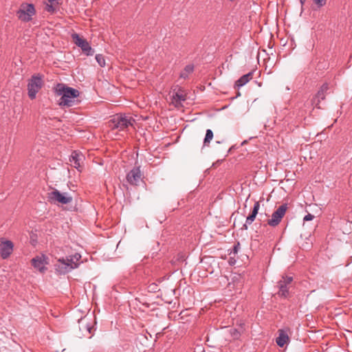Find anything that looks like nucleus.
I'll use <instances>...</instances> for the list:
<instances>
[{
	"label": "nucleus",
	"instance_id": "nucleus-1",
	"mask_svg": "<svg viewBox=\"0 0 352 352\" xmlns=\"http://www.w3.org/2000/svg\"><path fill=\"white\" fill-rule=\"evenodd\" d=\"M56 96H60L59 104L70 107L73 105L75 100L79 96V91L74 88L59 83L54 87Z\"/></svg>",
	"mask_w": 352,
	"mask_h": 352
},
{
	"label": "nucleus",
	"instance_id": "nucleus-2",
	"mask_svg": "<svg viewBox=\"0 0 352 352\" xmlns=\"http://www.w3.org/2000/svg\"><path fill=\"white\" fill-rule=\"evenodd\" d=\"M80 258V254H76L69 257L59 258L55 265L56 270L60 274L67 273L78 267V262Z\"/></svg>",
	"mask_w": 352,
	"mask_h": 352
},
{
	"label": "nucleus",
	"instance_id": "nucleus-3",
	"mask_svg": "<svg viewBox=\"0 0 352 352\" xmlns=\"http://www.w3.org/2000/svg\"><path fill=\"white\" fill-rule=\"evenodd\" d=\"M134 122L135 120L130 116L117 114L108 122V125L111 129L124 131L133 126Z\"/></svg>",
	"mask_w": 352,
	"mask_h": 352
},
{
	"label": "nucleus",
	"instance_id": "nucleus-4",
	"mask_svg": "<svg viewBox=\"0 0 352 352\" xmlns=\"http://www.w3.org/2000/svg\"><path fill=\"white\" fill-rule=\"evenodd\" d=\"M36 10L32 3H23L16 12L18 19L22 21H30L35 14Z\"/></svg>",
	"mask_w": 352,
	"mask_h": 352
},
{
	"label": "nucleus",
	"instance_id": "nucleus-5",
	"mask_svg": "<svg viewBox=\"0 0 352 352\" xmlns=\"http://www.w3.org/2000/svg\"><path fill=\"white\" fill-rule=\"evenodd\" d=\"M287 210L288 206L287 204H283L278 206L267 219V225L271 227L277 226L280 223Z\"/></svg>",
	"mask_w": 352,
	"mask_h": 352
},
{
	"label": "nucleus",
	"instance_id": "nucleus-6",
	"mask_svg": "<svg viewBox=\"0 0 352 352\" xmlns=\"http://www.w3.org/2000/svg\"><path fill=\"white\" fill-rule=\"evenodd\" d=\"M43 85V78L41 76H33L29 80L28 85V96L31 99L36 98V94L39 91Z\"/></svg>",
	"mask_w": 352,
	"mask_h": 352
},
{
	"label": "nucleus",
	"instance_id": "nucleus-7",
	"mask_svg": "<svg viewBox=\"0 0 352 352\" xmlns=\"http://www.w3.org/2000/svg\"><path fill=\"white\" fill-rule=\"evenodd\" d=\"M48 198L51 201H56L62 204H67L72 201V197L68 193H61L56 189L48 193Z\"/></svg>",
	"mask_w": 352,
	"mask_h": 352
},
{
	"label": "nucleus",
	"instance_id": "nucleus-8",
	"mask_svg": "<svg viewBox=\"0 0 352 352\" xmlns=\"http://www.w3.org/2000/svg\"><path fill=\"white\" fill-rule=\"evenodd\" d=\"M73 42L79 47L81 48L82 52L86 53L87 55H93L94 51L92 50L89 43L85 38L80 37L78 34L74 33L72 34Z\"/></svg>",
	"mask_w": 352,
	"mask_h": 352
},
{
	"label": "nucleus",
	"instance_id": "nucleus-9",
	"mask_svg": "<svg viewBox=\"0 0 352 352\" xmlns=\"http://www.w3.org/2000/svg\"><path fill=\"white\" fill-rule=\"evenodd\" d=\"M13 248L14 244L11 241L4 238L0 239V254L3 259L10 256L12 253Z\"/></svg>",
	"mask_w": 352,
	"mask_h": 352
},
{
	"label": "nucleus",
	"instance_id": "nucleus-10",
	"mask_svg": "<svg viewBox=\"0 0 352 352\" xmlns=\"http://www.w3.org/2000/svg\"><path fill=\"white\" fill-rule=\"evenodd\" d=\"M292 281L293 278L292 276H283L278 282L279 291L278 294L280 296L287 297Z\"/></svg>",
	"mask_w": 352,
	"mask_h": 352
},
{
	"label": "nucleus",
	"instance_id": "nucleus-11",
	"mask_svg": "<svg viewBox=\"0 0 352 352\" xmlns=\"http://www.w3.org/2000/svg\"><path fill=\"white\" fill-rule=\"evenodd\" d=\"M142 173L140 168H133L126 175V181L131 185L137 186L142 182Z\"/></svg>",
	"mask_w": 352,
	"mask_h": 352
},
{
	"label": "nucleus",
	"instance_id": "nucleus-12",
	"mask_svg": "<svg viewBox=\"0 0 352 352\" xmlns=\"http://www.w3.org/2000/svg\"><path fill=\"white\" fill-rule=\"evenodd\" d=\"M31 262L34 267L42 273L45 271V265L48 264L47 258L43 254L33 258Z\"/></svg>",
	"mask_w": 352,
	"mask_h": 352
},
{
	"label": "nucleus",
	"instance_id": "nucleus-13",
	"mask_svg": "<svg viewBox=\"0 0 352 352\" xmlns=\"http://www.w3.org/2000/svg\"><path fill=\"white\" fill-rule=\"evenodd\" d=\"M84 159L85 157L82 153L77 151H74L70 156L69 162L72 166L79 169L82 166Z\"/></svg>",
	"mask_w": 352,
	"mask_h": 352
},
{
	"label": "nucleus",
	"instance_id": "nucleus-14",
	"mask_svg": "<svg viewBox=\"0 0 352 352\" xmlns=\"http://www.w3.org/2000/svg\"><path fill=\"white\" fill-rule=\"evenodd\" d=\"M276 344L280 346L283 347L289 341V337L286 331L280 329L278 330V336L276 338Z\"/></svg>",
	"mask_w": 352,
	"mask_h": 352
},
{
	"label": "nucleus",
	"instance_id": "nucleus-15",
	"mask_svg": "<svg viewBox=\"0 0 352 352\" xmlns=\"http://www.w3.org/2000/svg\"><path fill=\"white\" fill-rule=\"evenodd\" d=\"M173 102L175 103V106H178L181 104L182 101L186 100V94L184 90L179 89L177 92H173L171 96Z\"/></svg>",
	"mask_w": 352,
	"mask_h": 352
},
{
	"label": "nucleus",
	"instance_id": "nucleus-16",
	"mask_svg": "<svg viewBox=\"0 0 352 352\" xmlns=\"http://www.w3.org/2000/svg\"><path fill=\"white\" fill-rule=\"evenodd\" d=\"M252 78V72H250L245 75L241 76L236 82V85L237 87H242L248 82Z\"/></svg>",
	"mask_w": 352,
	"mask_h": 352
},
{
	"label": "nucleus",
	"instance_id": "nucleus-17",
	"mask_svg": "<svg viewBox=\"0 0 352 352\" xmlns=\"http://www.w3.org/2000/svg\"><path fill=\"white\" fill-rule=\"evenodd\" d=\"M259 208H260V204L257 201L254 205V208H253L252 214L247 217V219H246L247 223H252V222L255 219L256 216L258 214Z\"/></svg>",
	"mask_w": 352,
	"mask_h": 352
},
{
	"label": "nucleus",
	"instance_id": "nucleus-18",
	"mask_svg": "<svg viewBox=\"0 0 352 352\" xmlns=\"http://www.w3.org/2000/svg\"><path fill=\"white\" fill-rule=\"evenodd\" d=\"M194 69V67L192 65H188L185 67L184 70L180 74V77L182 78H187Z\"/></svg>",
	"mask_w": 352,
	"mask_h": 352
},
{
	"label": "nucleus",
	"instance_id": "nucleus-19",
	"mask_svg": "<svg viewBox=\"0 0 352 352\" xmlns=\"http://www.w3.org/2000/svg\"><path fill=\"white\" fill-rule=\"evenodd\" d=\"M213 138V133L210 129L206 131V137L204 138V145H208Z\"/></svg>",
	"mask_w": 352,
	"mask_h": 352
},
{
	"label": "nucleus",
	"instance_id": "nucleus-20",
	"mask_svg": "<svg viewBox=\"0 0 352 352\" xmlns=\"http://www.w3.org/2000/svg\"><path fill=\"white\" fill-rule=\"evenodd\" d=\"M96 59L97 62L98 63V64L101 67H104L105 65V60L102 55H101V54L96 55Z\"/></svg>",
	"mask_w": 352,
	"mask_h": 352
},
{
	"label": "nucleus",
	"instance_id": "nucleus-21",
	"mask_svg": "<svg viewBox=\"0 0 352 352\" xmlns=\"http://www.w3.org/2000/svg\"><path fill=\"white\" fill-rule=\"evenodd\" d=\"M230 334L234 339H237L240 336V332L236 329H232L230 330Z\"/></svg>",
	"mask_w": 352,
	"mask_h": 352
},
{
	"label": "nucleus",
	"instance_id": "nucleus-22",
	"mask_svg": "<svg viewBox=\"0 0 352 352\" xmlns=\"http://www.w3.org/2000/svg\"><path fill=\"white\" fill-rule=\"evenodd\" d=\"M55 6H56L54 4L46 3L45 10L49 12H52L54 10Z\"/></svg>",
	"mask_w": 352,
	"mask_h": 352
},
{
	"label": "nucleus",
	"instance_id": "nucleus-23",
	"mask_svg": "<svg viewBox=\"0 0 352 352\" xmlns=\"http://www.w3.org/2000/svg\"><path fill=\"white\" fill-rule=\"evenodd\" d=\"M314 1L319 7L324 6L326 3V0H314Z\"/></svg>",
	"mask_w": 352,
	"mask_h": 352
},
{
	"label": "nucleus",
	"instance_id": "nucleus-24",
	"mask_svg": "<svg viewBox=\"0 0 352 352\" xmlns=\"http://www.w3.org/2000/svg\"><path fill=\"white\" fill-rule=\"evenodd\" d=\"M317 97L322 100H324L325 98L324 93L323 91H322L321 90H319L317 94Z\"/></svg>",
	"mask_w": 352,
	"mask_h": 352
},
{
	"label": "nucleus",
	"instance_id": "nucleus-25",
	"mask_svg": "<svg viewBox=\"0 0 352 352\" xmlns=\"http://www.w3.org/2000/svg\"><path fill=\"white\" fill-rule=\"evenodd\" d=\"M314 218V216L313 214H307V215L304 217V220H305V221H311V220H312Z\"/></svg>",
	"mask_w": 352,
	"mask_h": 352
},
{
	"label": "nucleus",
	"instance_id": "nucleus-26",
	"mask_svg": "<svg viewBox=\"0 0 352 352\" xmlns=\"http://www.w3.org/2000/svg\"><path fill=\"white\" fill-rule=\"evenodd\" d=\"M328 88H329V87H328V85H327V84H324V85L320 87V90H321L322 91H323V92L324 93L325 91H327Z\"/></svg>",
	"mask_w": 352,
	"mask_h": 352
},
{
	"label": "nucleus",
	"instance_id": "nucleus-27",
	"mask_svg": "<svg viewBox=\"0 0 352 352\" xmlns=\"http://www.w3.org/2000/svg\"><path fill=\"white\" fill-rule=\"evenodd\" d=\"M47 3L57 6L58 4V0H46Z\"/></svg>",
	"mask_w": 352,
	"mask_h": 352
},
{
	"label": "nucleus",
	"instance_id": "nucleus-28",
	"mask_svg": "<svg viewBox=\"0 0 352 352\" xmlns=\"http://www.w3.org/2000/svg\"><path fill=\"white\" fill-rule=\"evenodd\" d=\"M256 16H256V14L255 13L254 14L250 16V21H256L257 20Z\"/></svg>",
	"mask_w": 352,
	"mask_h": 352
},
{
	"label": "nucleus",
	"instance_id": "nucleus-29",
	"mask_svg": "<svg viewBox=\"0 0 352 352\" xmlns=\"http://www.w3.org/2000/svg\"><path fill=\"white\" fill-rule=\"evenodd\" d=\"M239 245V244H238L236 246L234 247V252H236V251L238 250V246Z\"/></svg>",
	"mask_w": 352,
	"mask_h": 352
},
{
	"label": "nucleus",
	"instance_id": "nucleus-30",
	"mask_svg": "<svg viewBox=\"0 0 352 352\" xmlns=\"http://www.w3.org/2000/svg\"><path fill=\"white\" fill-rule=\"evenodd\" d=\"M85 318H84V319H81V320H80V323H82H82H84V322H85Z\"/></svg>",
	"mask_w": 352,
	"mask_h": 352
},
{
	"label": "nucleus",
	"instance_id": "nucleus-31",
	"mask_svg": "<svg viewBox=\"0 0 352 352\" xmlns=\"http://www.w3.org/2000/svg\"><path fill=\"white\" fill-rule=\"evenodd\" d=\"M85 327H87V331L90 333L91 327H87L86 325H85Z\"/></svg>",
	"mask_w": 352,
	"mask_h": 352
},
{
	"label": "nucleus",
	"instance_id": "nucleus-32",
	"mask_svg": "<svg viewBox=\"0 0 352 352\" xmlns=\"http://www.w3.org/2000/svg\"><path fill=\"white\" fill-rule=\"evenodd\" d=\"M305 1H306V0H300V3H301L302 5L305 3Z\"/></svg>",
	"mask_w": 352,
	"mask_h": 352
}]
</instances>
